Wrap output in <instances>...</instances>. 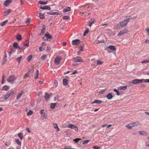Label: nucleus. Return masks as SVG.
Masks as SVG:
<instances>
[{"label":"nucleus","instance_id":"nucleus-48","mask_svg":"<svg viewBox=\"0 0 149 149\" xmlns=\"http://www.w3.org/2000/svg\"><path fill=\"white\" fill-rule=\"evenodd\" d=\"M70 17L68 15H64L63 17V19H67L69 18Z\"/></svg>","mask_w":149,"mask_h":149},{"label":"nucleus","instance_id":"nucleus-58","mask_svg":"<svg viewBox=\"0 0 149 149\" xmlns=\"http://www.w3.org/2000/svg\"><path fill=\"white\" fill-rule=\"evenodd\" d=\"M142 63H149V59L148 60H144L142 62Z\"/></svg>","mask_w":149,"mask_h":149},{"label":"nucleus","instance_id":"nucleus-7","mask_svg":"<svg viewBox=\"0 0 149 149\" xmlns=\"http://www.w3.org/2000/svg\"><path fill=\"white\" fill-rule=\"evenodd\" d=\"M68 127L71 129H74L75 131L78 130V128L77 126L74 125L69 124L68 125Z\"/></svg>","mask_w":149,"mask_h":149},{"label":"nucleus","instance_id":"nucleus-22","mask_svg":"<svg viewBox=\"0 0 149 149\" xmlns=\"http://www.w3.org/2000/svg\"><path fill=\"white\" fill-rule=\"evenodd\" d=\"M11 10L10 9H8L7 11L4 12V16H6L8 15L11 12Z\"/></svg>","mask_w":149,"mask_h":149},{"label":"nucleus","instance_id":"nucleus-29","mask_svg":"<svg viewBox=\"0 0 149 149\" xmlns=\"http://www.w3.org/2000/svg\"><path fill=\"white\" fill-rule=\"evenodd\" d=\"M56 104V103H51L50 104V107L51 109H54L55 108Z\"/></svg>","mask_w":149,"mask_h":149},{"label":"nucleus","instance_id":"nucleus-5","mask_svg":"<svg viewBox=\"0 0 149 149\" xmlns=\"http://www.w3.org/2000/svg\"><path fill=\"white\" fill-rule=\"evenodd\" d=\"M15 92V91L13 90V89H11L9 91H8L7 93L10 97H12L13 96H14Z\"/></svg>","mask_w":149,"mask_h":149},{"label":"nucleus","instance_id":"nucleus-33","mask_svg":"<svg viewBox=\"0 0 149 149\" xmlns=\"http://www.w3.org/2000/svg\"><path fill=\"white\" fill-rule=\"evenodd\" d=\"M18 137L20 138L21 140H22L23 139V135L21 132L19 133L18 134Z\"/></svg>","mask_w":149,"mask_h":149},{"label":"nucleus","instance_id":"nucleus-26","mask_svg":"<svg viewBox=\"0 0 149 149\" xmlns=\"http://www.w3.org/2000/svg\"><path fill=\"white\" fill-rule=\"evenodd\" d=\"M139 133L140 134L143 135H146L147 133L146 132H145V131H140L139 132Z\"/></svg>","mask_w":149,"mask_h":149},{"label":"nucleus","instance_id":"nucleus-27","mask_svg":"<svg viewBox=\"0 0 149 149\" xmlns=\"http://www.w3.org/2000/svg\"><path fill=\"white\" fill-rule=\"evenodd\" d=\"M9 87L7 85H5L3 87L2 90L7 91L9 89Z\"/></svg>","mask_w":149,"mask_h":149},{"label":"nucleus","instance_id":"nucleus-1","mask_svg":"<svg viewBox=\"0 0 149 149\" xmlns=\"http://www.w3.org/2000/svg\"><path fill=\"white\" fill-rule=\"evenodd\" d=\"M130 18L129 17L126 19H124L120 22L117 24L118 26L120 29L122 28L125 26L130 20Z\"/></svg>","mask_w":149,"mask_h":149},{"label":"nucleus","instance_id":"nucleus-35","mask_svg":"<svg viewBox=\"0 0 149 149\" xmlns=\"http://www.w3.org/2000/svg\"><path fill=\"white\" fill-rule=\"evenodd\" d=\"M81 139L79 138H77L73 139V141H74L75 143H78Z\"/></svg>","mask_w":149,"mask_h":149},{"label":"nucleus","instance_id":"nucleus-62","mask_svg":"<svg viewBox=\"0 0 149 149\" xmlns=\"http://www.w3.org/2000/svg\"><path fill=\"white\" fill-rule=\"evenodd\" d=\"M93 148L94 149H100V147L98 146H93Z\"/></svg>","mask_w":149,"mask_h":149},{"label":"nucleus","instance_id":"nucleus-17","mask_svg":"<svg viewBox=\"0 0 149 149\" xmlns=\"http://www.w3.org/2000/svg\"><path fill=\"white\" fill-rule=\"evenodd\" d=\"M71 10V8L69 7H67L65 8L63 10V13H66Z\"/></svg>","mask_w":149,"mask_h":149},{"label":"nucleus","instance_id":"nucleus-46","mask_svg":"<svg viewBox=\"0 0 149 149\" xmlns=\"http://www.w3.org/2000/svg\"><path fill=\"white\" fill-rule=\"evenodd\" d=\"M42 48H43V49L44 50H45V46L46 45V44L45 42H43L42 43Z\"/></svg>","mask_w":149,"mask_h":149},{"label":"nucleus","instance_id":"nucleus-30","mask_svg":"<svg viewBox=\"0 0 149 149\" xmlns=\"http://www.w3.org/2000/svg\"><path fill=\"white\" fill-rule=\"evenodd\" d=\"M15 141L17 145L19 146L21 145V142L20 141L19 139H17L15 140Z\"/></svg>","mask_w":149,"mask_h":149},{"label":"nucleus","instance_id":"nucleus-19","mask_svg":"<svg viewBox=\"0 0 149 149\" xmlns=\"http://www.w3.org/2000/svg\"><path fill=\"white\" fill-rule=\"evenodd\" d=\"M68 80L66 79H64L63 80V84L64 86H66L68 84Z\"/></svg>","mask_w":149,"mask_h":149},{"label":"nucleus","instance_id":"nucleus-38","mask_svg":"<svg viewBox=\"0 0 149 149\" xmlns=\"http://www.w3.org/2000/svg\"><path fill=\"white\" fill-rule=\"evenodd\" d=\"M8 22V20H6L4 21L3 22H2L0 24V25L1 26H3L4 25L6 24Z\"/></svg>","mask_w":149,"mask_h":149},{"label":"nucleus","instance_id":"nucleus-39","mask_svg":"<svg viewBox=\"0 0 149 149\" xmlns=\"http://www.w3.org/2000/svg\"><path fill=\"white\" fill-rule=\"evenodd\" d=\"M126 127H127L129 129H132L134 126L131 124H128L127 126H126Z\"/></svg>","mask_w":149,"mask_h":149},{"label":"nucleus","instance_id":"nucleus-18","mask_svg":"<svg viewBox=\"0 0 149 149\" xmlns=\"http://www.w3.org/2000/svg\"><path fill=\"white\" fill-rule=\"evenodd\" d=\"M102 102V101L101 100H96L94 101L91 102L92 104L96 103L97 104H100Z\"/></svg>","mask_w":149,"mask_h":149},{"label":"nucleus","instance_id":"nucleus-34","mask_svg":"<svg viewBox=\"0 0 149 149\" xmlns=\"http://www.w3.org/2000/svg\"><path fill=\"white\" fill-rule=\"evenodd\" d=\"M45 36H46L47 39H50L52 38V36L49 34H45Z\"/></svg>","mask_w":149,"mask_h":149},{"label":"nucleus","instance_id":"nucleus-25","mask_svg":"<svg viewBox=\"0 0 149 149\" xmlns=\"http://www.w3.org/2000/svg\"><path fill=\"white\" fill-rule=\"evenodd\" d=\"M24 91H22L21 93L19 94L16 97V99L18 100L22 96V94L23 93Z\"/></svg>","mask_w":149,"mask_h":149},{"label":"nucleus","instance_id":"nucleus-44","mask_svg":"<svg viewBox=\"0 0 149 149\" xmlns=\"http://www.w3.org/2000/svg\"><path fill=\"white\" fill-rule=\"evenodd\" d=\"M5 76L3 74V75L2 77V79L1 81V84H3L4 83V81H5Z\"/></svg>","mask_w":149,"mask_h":149},{"label":"nucleus","instance_id":"nucleus-56","mask_svg":"<svg viewBox=\"0 0 149 149\" xmlns=\"http://www.w3.org/2000/svg\"><path fill=\"white\" fill-rule=\"evenodd\" d=\"M50 49H51L50 47L49 46H47V47L46 49V50L45 49V50H46V52H49L50 51Z\"/></svg>","mask_w":149,"mask_h":149},{"label":"nucleus","instance_id":"nucleus-16","mask_svg":"<svg viewBox=\"0 0 149 149\" xmlns=\"http://www.w3.org/2000/svg\"><path fill=\"white\" fill-rule=\"evenodd\" d=\"M40 8L42 10H51V8L50 7L48 6H45L42 7H40Z\"/></svg>","mask_w":149,"mask_h":149},{"label":"nucleus","instance_id":"nucleus-2","mask_svg":"<svg viewBox=\"0 0 149 149\" xmlns=\"http://www.w3.org/2000/svg\"><path fill=\"white\" fill-rule=\"evenodd\" d=\"M16 79V77L14 75L10 76L7 80L8 82L11 84L14 83V81Z\"/></svg>","mask_w":149,"mask_h":149},{"label":"nucleus","instance_id":"nucleus-31","mask_svg":"<svg viewBox=\"0 0 149 149\" xmlns=\"http://www.w3.org/2000/svg\"><path fill=\"white\" fill-rule=\"evenodd\" d=\"M48 3V1H46L45 2H44L43 1L40 0L39 1V3L42 5H46Z\"/></svg>","mask_w":149,"mask_h":149},{"label":"nucleus","instance_id":"nucleus-10","mask_svg":"<svg viewBox=\"0 0 149 149\" xmlns=\"http://www.w3.org/2000/svg\"><path fill=\"white\" fill-rule=\"evenodd\" d=\"M12 2V0H6L3 3V5L6 7L8 6Z\"/></svg>","mask_w":149,"mask_h":149},{"label":"nucleus","instance_id":"nucleus-36","mask_svg":"<svg viewBox=\"0 0 149 149\" xmlns=\"http://www.w3.org/2000/svg\"><path fill=\"white\" fill-rule=\"evenodd\" d=\"M13 47L15 49H17L18 47V44L15 42L13 44Z\"/></svg>","mask_w":149,"mask_h":149},{"label":"nucleus","instance_id":"nucleus-45","mask_svg":"<svg viewBox=\"0 0 149 149\" xmlns=\"http://www.w3.org/2000/svg\"><path fill=\"white\" fill-rule=\"evenodd\" d=\"M131 124L134 127L135 126H137L139 125V123L138 122H135L133 123H131Z\"/></svg>","mask_w":149,"mask_h":149},{"label":"nucleus","instance_id":"nucleus-51","mask_svg":"<svg viewBox=\"0 0 149 149\" xmlns=\"http://www.w3.org/2000/svg\"><path fill=\"white\" fill-rule=\"evenodd\" d=\"M89 31V29H87L86 31H84V33L83 35L84 36H85L88 33Z\"/></svg>","mask_w":149,"mask_h":149},{"label":"nucleus","instance_id":"nucleus-13","mask_svg":"<svg viewBox=\"0 0 149 149\" xmlns=\"http://www.w3.org/2000/svg\"><path fill=\"white\" fill-rule=\"evenodd\" d=\"M107 47L110 50L113 51L115 52L116 51V48L114 46L111 45L108 46Z\"/></svg>","mask_w":149,"mask_h":149},{"label":"nucleus","instance_id":"nucleus-59","mask_svg":"<svg viewBox=\"0 0 149 149\" xmlns=\"http://www.w3.org/2000/svg\"><path fill=\"white\" fill-rule=\"evenodd\" d=\"M42 117L43 119H46L47 118V115H46V114H44L42 115Z\"/></svg>","mask_w":149,"mask_h":149},{"label":"nucleus","instance_id":"nucleus-41","mask_svg":"<svg viewBox=\"0 0 149 149\" xmlns=\"http://www.w3.org/2000/svg\"><path fill=\"white\" fill-rule=\"evenodd\" d=\"M89 141H90V140H85V141H84L83 142V143H82V144L83 145H85V144H87L88 143Z\"/></svg>","mask_w":149,"mask_h":149},{"label":"nucleus","instance_id":"nucleus-50","mask_svg":"<svg viewBox=\"0 0 149 149\" xmlns=\"http://www.w3.org/2000/svg\"><path fill=\"white\" fill-rule=\"evenodd\" d=\"M47 56L46 55H43L41 57V58L43 61L45 60Z\"/></svg>","mask_w":149,"mask_h":149},{"label":"nucleus","instance_id":"nucleus-21","mask_svg":"<svg viewBox=\"0 0 149 149\" xmlns=\"http://www.w3.org/2000/svg\"><path fill=\"white\" fill-rule=\"evenodd\" d=\"M25 42L26 43H23V46L25 47H29V41L28 40H26Z\"/></svg>","mask_w":149,"mask_h":149},{"label":"nucleus","instance_id":"nucleus-32","mask_svg":"<svg viewBox=\"0 0 149 149\" xmlns=\"http://www.w3.org/2000/svg\"><path fill=\"white\" fill-rule=\"evenodd\" d=\"M10 97L8 94L6 93L4 96V100H7L8 98Z\"/></svg>","mask_w":149,"mask_h":149},{"label":"nucleus","instance_id":"nucleus-63","mask_svg":"<svg viewBox=\"0 0 149 149\" xmlns=\"http://www.w3.org/2000/svg\"><path fill=\"white\" fill-rule=\"evenodd\" d=\"M30 22V19L29 18H27L26 21V23H29Z\"/></svg>","mask_w":149,"mask_h":149},{"label":"nucleus","instance_id":"nucleus-60","mask_svg":"<svg viewBox=\"0 0 149 149\" xmlns=\"http://www.w3.org/2000/svg\"><path fill=\"white\" fill-rule=\"evenodd\" d=\"M58 81L57 80H55L54 81V84L55 85V86L56 87H57L58 86Z\"/></svg>","mask_w":149,"mask_h":149},{"label":"nucleus","instance_id":"nucleus-49","mask_svg":"<svg viewBox=\"0 0 149 149\" xmlns=\"http://www.w3.org/2000/svg\"><path fill=\"white\" fill-rule=\"evenodd\" d=\"M103 63V62L101 61L98 60L97 61V65H101Z\"/></svg>","mask_w":149,"mask_h":149},{"label":"nucleus","instance_id":"nucleus-20","mask_svg":"<svg viewBox=\"0 0 149 149\" xmlns=\"http://www.w3.org/2000/svg\"><path fill=\"white\" fill-rule=\"evenodd\" d=\"M16 39L18 41H19L22 39V37L21 35L18 34L16 36Z\"/></svg>","mask_w":149,"mask_h":149},{"label":"nucleus","instance_id":"nucleus-52","mask_svg":"<svg viewBox=\"0 0 149 149\" xmlns=\"http://www.w3.org/2000/svg\"><path fill=\"white\" fill-rule=\"evenodd\" d=\"M14 52V49L13 48H12L10 52H9V55L10 56L13 52Z\"/></svg>","mask_w":149,"mask_h":149},{"label":"nucleus","instance_id":"nucleus-53","mask_svg":"<svg viewBox=\"0 0 149 149\" xmlns=\"http://www.w3.org/2000/svg\"><path fill=\"white\" fill-rule=\"evenodd\" d=\"M127 88V86H123L120 87V89L123 90H125Z\"/></svg>","mask_w":149,"mask_h":149},{"label":"nucleus","instance_id":"nucleus-54","mask_svg":"<svg viewBox=\"0 0 149 149\" xmlns=\"http://www.w3.org/2000/svg\"><path fill=\"white\" fill-rule=\"evenodd\" d=\"M83 12L82 13L83 14H84V15H85V16H87L89 15V13H85L84 12V10H83L82 11Z\"/></svg>","mask_w":149,"mask_h":149},{"label":"nucleus","instance_id":"nucleus-14","mask_svg":"<svg viewBox=\"0 0 149 149\" xmlns=\"http://www.w3.org/2000/svg\"><path fill=\"white\" fill-rule=\"evenodd\" d=\"M42 27V28L41 30V33H40V35H41V34H44L45 32L46 26L45 25H43Z\"/></svg>","mask_w":149,"mask_h":149},{"label":"nucleus","instance_id":"nucleus-42","mask_svg":"<svg viewBox=\"0 0 149 149\" xmlns=\"http://www.w3.org/2000/svg\"><path fill=\"white\" fill-rule=\"evenodd\" d=\"M113 91L115 92L116 93V94L117 95H120V94L118 90L116 88H115L114 89Z\"/></svg>","mask_w":149,"mask_h":149},{"label":"nucleus","instance_id":"nucleus-3","mask_svg":"<svg viewBox=\"0 0 149 149\" xmlns=\"http://www.w3.org/2000/svg\"><path fill=\"white\" fill-rule=\"evenodd\" d=\"M143 80L142 79H135L132 81V83L133 84H136L142 82Z\"/></svg>","mask_w":149,"mask_h":149},{"label":"nucleus","instance_id":"nucleus-55","mask_svg":"<svg viewBox=\"0 0 149 149\" xmlns=\"http://www.w3.org/2000/svg\"><path fill=\"white\" fill-rule=\"evenodd\" d=\"M32 113L33 111H32L30 110L29 111V112L27 113V115L28 116H29L32 115Z\"/></svg>","mask_w":149,"mask_h":149},{"label":"nucleus","instance_id":"nucleus-4","mask_svg":"<svg viewBox=\"0 0 149 149\" xmlns=\"http://www.w3.org/2000/svg\"><path fill=\"white\" fill-rule=\"evenodd\" d=\"M61 59L62 57L61 56H57L54 60V62L55 64L56 65H59Z\"/></svg>","mask_w":149,"mask_h":149},{"label":"nucleus","instance_id":"nucleus-6","mask_svg":"<svg viewBox=\"0 0 149 149\" xmlns=\"http://www.w3.org/2000/svg\"><path fill=\"white\" fill-rule=\"evenodd\" d=\"M74 61L75 62H83V60L80 56H77V57L74 58H73Z\"/></svg>","mask_w":149,"mask_h":149},{"label":"nucleus","instance_id":"nucleus-24","mask_svg":"<svg viewBox=\"0 0 149 149\" xmlns=\"http://www.w3.org/2000/svg\"><path fill=\"white\" fill-rule=\"evenodd\" d=\"M54 125V129H56L57 131H59V129L58 128V125L56 123H54L53 124Z\"/></svg>","mask_w":149,"mask_h":149},{"label":"nucleus","instance_id":"nucleus-47","mask_svg":"<svg viewBox=\"0 0 149 149\" xmlns=\"http://www.w3.org/2000/svg\"><path fill=\"white\" fill-rule=\"evenodd\" d=\"M6 58L7 55L6 54V51H5V56L3 58V61H6L7 60Z\"/></svg>","mask_w":149,"mask_h":149},{"label":"nucleus","instance_id":"nucleus-37","mask_svg":"<svg viewBox=\"0 0 149 149\" xmlns=\"http://www.w3.org/2000/svg\"><path fill=\"white\" fill-rule=\"evenodd\" d=\"M32 57L33 56L31 55H30L29 56H28L27 58V61L28 62L30 61H31L32 58Z\"/></svg>","mask_w":149,"mask_h":149},{"label":"nucleus","instance_id":"nucleus-12","mask_svg":"<svg viewBox=\"0 0 149 149\" xmlns=\"http://www.w3.org/2000/svg\"><path fill=\"white\" fill-rule=\"evenodd\" d=\"M112 93H108L106 97L108 100H111L112 98L113 97Z\"/></svg>","mask_w":149,"mask_h":149},{"label":"nucleus","instance_id":"nucleus-8","mask_svg":"<svg viewBox=\"0 0 149 149\" xmlns=\"http://www.w3.org/2000/svg\"><path fill=\"white\" fill-rule=\"evenodd\" d=\"M127 32L128 31L127 29H123L119 32L118 34V35L119 36H122L124 34L127 33Z\"/></svg>","mask_w":149,"mask_h":149},{"label":"nucleus","instance_id":"nucleus-64","mask_svg":"<svg viewBox=\"0 0 149 149\" xmlns=\"http://www.w3.org/2000/svg\"><path fill=\"white\" fill-rule=\"evenodd\" d=\"M146 31L148 34L149 35V28L148 27H147L146 29Z\"/></svg>","mask_w":149,"mask_h":149},{"label":"nucleus","instance_id":"nucleus-28","mask_svg":"<svg viewBox=\"0 0 149 149\" xmlns=\"http://www.w3.org/2000/svg\"><path fill=\"white\" fill-rule=\"evenodd\" d=\"M39 17L41 19H44L45 18V17L44 16V14L43 13H39Z\"/></svg>","mask_w":149,"mask_h":149},{"label":"nucleus","instance_id":"nucleus-11","mask_svg":"<svg viewBox=\"0 0 149 149\" xmlns=\"http://www.w3.org/2000/svg\"><path fill=\"white\" fill-rule=\"evenodd\" d=\"M47 14H50V15H59L60 14L57 12H53V11H50L49 12H47L46 13Z\"/></svg>","mask_w":149,"mask_h":149},{"label":"nucleus","instance_id":"nucleus-15","mask_svg":"<svg viewBox=\"0 0 149 149\" xmlns=\"http://www.w3.org/2000/svg\"><path fill=\"white\" fill-rule=\"evenodd\" d=\"M44 97L45 99V100L46 101H48L50 97V95L48 94L47 93H45V95Z\"/></svg>","mask_w":149,"mask_h":149},{"label":"nucleus","instance_id":"nucleus-9","mask_svg":"<svg viewBox=\"0 0 149 149\" xmlns=\"http://www.w3.org/2000/svg\"><path fill=\"white\" fill-rule=\"evenodd\" d=\"M80 42V40L79 39H76L73 40L72 41V43L73 45H77L79 44Z\"/></svg>","mask_w":149,"mask_h":149},{"label":"nucleus","instance_id":"nucleus-43","mask_svg":"<svg viewBox=\"0 0 149 149\" xmlns=\"http://www.w3.org/2000/svg\"><path fill=\"white\" fill-rule=\"evenodd\" d=\"M30 72V71L29 70L27 73L25 75L24 77V79L26 78L27 77H29V74Z\"/></svg>","mask_w":149,"mask_h":149},{"label":"nucleus","instance_id":"nucleus-61","mask_svg":"<svg viewBox=\"0 0 149 149\" xmlns=\"http://www.w3.org/2000/svg\"><path fill=\"white\" fill-rule=\"evenodd\" d=\"M105 50H107L108 53H110L111 52V51H110V49H109L107 47L105 49Z\"/></svg>","mask_w":149,"mask_h":149},{"label":"nucleus","instance_id":"nucleus-40","mask_svg":"<svg viewBox=\"0 0 149 149\" xmlns=\"http://www.w3.org/2000/svg\"><path fill=\"white\" fill-rule=\"evenodd\" d=\"M22 57V56H20V57L17 58H16L17 60L18 61L19 63H20Z\"/></svg>","mask_w":149,"mask_h":149},{"label":"nucleus","instance_id":"nucleus-57","mask_svg":"<svg viewBox=\"0 0 149 149\" xmlns=\"http://www.w3.org/2000/svg\"><path fill=\"white\" fill-rule=\"evenodd\" d=\"M94 23V22L93 21L89 22V26L91 27Z\"/></svg>","mask_w":149,"mask_h":149},{"label":"nucleus","instance_id":"nucleus-23","mask_svg":"<svg viewBox=\"0 0 149 149\" xmlns=\"http://www.w3.org/2000/svg\"><path fill=\"white\" fill-rule=\"evenodd\" d=\"M54 125V129H56L57 131H59V129L58 128V125L56 123H54L53 124Z\"/></svg>","mask_w":149,"mask_h":149}]
</instances>
